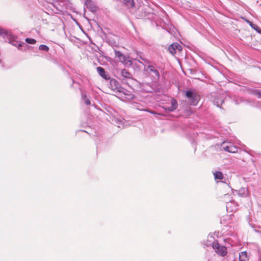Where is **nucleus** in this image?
I'll use <instances>...</instances> for the list:
<instances>
[{"label": "nucleus", "instance_id": "22", "mask_svg": "<svg viewBox=\"0 0 261 261\" xmlns=\"http://www.w3.org/2000/svg\"><path fill=\"white\" fill-rule=\"evenodd\" d=\"M25 41H26V42H27L28 43H29V44H33V39H31V38H27V39H25Z\"/></svg>", "mask_w": 261, "mask_h": 261}, {"label": "nucleus", "instance_id": "5", "mask_svg": "<svg viewBox=\"0 0 261 261\" xmlns=\"http://www.w3.org/2000/svg\"><path fill=\"white\" fill-rule=\"evenodd\" d=\"M115 57L117 58L121 63L125 65H127L129 63V65L133 64L130 60L126 58L124 55L122 54L120 51L115 50Z\"/></svg>", "mask_w": 261, "mask_h": 261}, {"label": "nucleus", "instance_id": "23", "mask_svg": "<svg viewBox=\"0 0 261 261\" xmlns=\"http://www.w3.org/2000/svg\"><path fill=\"white\" fill-rule=\"evenodd\" d=\"M85 103L86 105H90L91 104V101L90 99L87 98L85 100Z\"/></svg>", "mask_w": 261, "mask_h": 261}, {"label": "nucleus", "instance_id": "21", "mask_svg": "<svg viewBox=\"0 0 261 261\" xmlns=\"http://www.w3.org/2000/svg\"><path fill=\"white\" fill-rule=\"evenodd\" d=\"M147 112H149L150 113L152 114H154V115H160V114H158L157 113H156L155 112L153 111H152L150 109H147L145 110Z\"/></svg>", "mask_w": 261, "mask_h": 261}, {"label": "nucleus", "instance_id": "17", "mask_svg": "<svg viewBox=\"0 0 261 261\" xmlns=\"http://www.w3.org/2000/svg\"><path fill=\"white\" fill-rule=\"evenodd\" d=\"M246 21L251 26V27L255 30L257 32H260V28H259L257 25L254 24L253 22L248 20H246Z\"/></svg>", "mask_w": 261, "mask_h": 261}, {"label": "nucleus", "instance_id": "2", "mask_svg": "<svg viewBox=\"0 0 261 261\" xmlns=\"http://www.w3.org/2000/svg\"><path fill=\"white\" fill-rule=\"evenodd\" d=\"M186 96L188 99L189 104L192 106H196L200 99L199 96L192 90L187 91Z\"/></svg>", "mask_w": 261, "mask_h": 261}, {"label": "nucleus", "instance_id": "19", "mask_svg": "<svg viewBox=\"0 0 261 261\" xmlns=\"http://www.w3.org/2000/svg\"><path fill=\"white\" fill-rule=\"evenodd\" d=\"M39 49L41 51L47 52L49 48L47 45L41 44L39 46Z\"/></svg>", "mask_w": 261, "mask_h": 261}, {"label": "nucleus", "instance_id": "15", "mask_svg": "<svg viewBox=\"0 0 261 261\" xmlns=\"http://www.w3.org/2000/svg\"><path fill=\"white\" fill-rule=\"evenodd\" d=\"M249 258L246 251H242L239 253V261H248Z\"/></svg>", "mask_w": 261, "mask_h": 261}, {"label": "nucleus", "instance_id": "10", "mask_svg": "<svg viewBox=\"0 0 261 261\" xmlns=\"http://www.w3.org/2000/svg\"><path fill=\"white\" fill-rule=\"evenodd\" d=\"M140 59L143 61V62H140L138 60H135L132 63L134 64V62H135V64L137 65L138 63L141 64L143 65V66L145 67H146V65H149L150 64V61L148 60L147 59L145 58L144 57L140 56Z\"/></svg>", "mask_w": 261, "mask_h": 261}, {"label": "nucleus", "instance_id": "20", "mask_svg": "<svg viewBox=\"0 0 261 261\" xmlns=\"http://www.w3.org/2000/svg\"><path fill=\"white\" fill-rule=\"evenodd\" d=\"M245 188H242L240 189L238 191V194L241 196H243L245 194Z\"/></svg>", "mask_w": 261, "mask_h": 261}, {"label": "nucleus", "instance_id": "18", "mask_svg": "<svg viewBox=\"0 0 261 261\" xmlns=\"http://www.w3.org/2000/svg\"><path fill=\"white\" fill-rule=\"evenodd\" d=\"M251 93L256 96L257 98H261V90H252L251 91Z\"/></svg>", "mask_w": 261, "mask_h": 261}, {"label": "nucleus", "instance_id": "9", "mask_svg": "<svg viewBox=\"0 0 261 261\" xmlns=\"http://www.w3.org/2000/svg\"><path fill=\"white\" fill-rule=\"evenodd\" d=\"M99 75L104 79L108 80L110 79L109 75L106 72L104 68L101 67H98L96 68Z\"/></svg>", "mask_w": 261, "mask_h": 261}, {"label": "nucleus", "instance_id": "25", "mask_svg": "<svg viewBox=\"0 0 261 261\" xmlns=\"http://www.w3.org/2000/svg\"><path fill=\"white\" fill-rule=\"evenodd\" d=\"M3 33H4V30H2L1 29H0V34H2Z\"/></svg>", "mask_w": 261, "mask_h": 261}, {"label": "nucleus", "instance_id": "1", "mask_svg": "<svg viewBox=\"0 0 261 261\" xmlns=\"http://www.w3.org/2000/svg\"><path fill=\"white\" fill-rule=\"evenodd\" d=\"M110 86L109 87L111 88L114 91H117L119 92H122L125 95H127V98L128 99H132L134 98V95L133 94H126L125 92L123 91L124 89L121 86L119 82L117 81L116 80L114 79H110Z\"/></svg>", "mask_w": 261, "mask_h": 261}, {"label": "nucleus", "instance_id": "14", "mask_svg": "<svg viewBox=\"0 0 261 261\" xmlns=\"http://www.w3.org/2000/svg\"><path fill=\"white\" fill-rule=\"evenodd\" d=\"M224 99L222 97H220L217 98H215L214 101L213 103L214 105H216L218 107H219L220 108H222V105L224 103Z\"/></svg>", "mask_w": 261, "mask_h": 261}, {"label": "nucleus", "instance_id": "4", "mask_svg": "<svg viewBox=\"0 0 261 261\" xmlns=\"http://www.w3.org/2000/svg\"><path fill=\"white\" fill-rule=\"evenodd\" d=\"M144 70L151 75L154 80H159L160 77L159 71L153 65H149L146 68L144 67Z\"/></svg>", "mask_w": 261, "mask_h": 261}, {"label": "nucleus", "instance_id": "12", "mask_svg": "<svg viewBox=\"0 0 261 261\" xmlns=\"http://www.w3.org/2000/svg\"><path fill=\"white\" fill-rule=\"evenodd\" d=\"M121 74L122 77L121 80H124L125 79H132L133 78V75L132 73L125 69L122 70Z\"/></svg>", "mask_w": 261, "mask_h": 261}, {"label": "nucleus", "instance_id": "28", "mask_svg": "<svg viewBox=\"0 0 261 261\" xmlns=\"http://www.w3.org/2000/svg\"><path fill=\"white\" fill-rule=\"evenodd\" d=\"M258 33L259 34H261V29H260V32H258Z\"/></svg>", "mask_w": 261, "mask_h": 261}, {"label": "nucleus", "instance_id": "27", "mask_svg": "<svg viewBox=\"0 0 261 261\" xmlns=\"http://www.w3.org/2000/svg\"><path fill=\"white\" fill-rule=\"evenodd\" d=\"M36 41L34 39V44L36 43Z\"/></svg>", "mask_w": 261, "mask_h": 261}, {"label": "nucleus", "instance_id": "3", "mask_svg": "<svg viewBox=\"0 0 261 261\" xmlns=\"http://www.w3.org/2000/svg\"><path fill=\"white\" fill-rule=\"evenodd\" d=\"M212 247L216 253L221 256H224L227 253V248L224 246L220 245L217 241L213 243Z\"/></svg>", "mask_w": 261, "mask_h": 261}, {"label": "nucleus", "instance_id": "6", "mask_svg": "<svg viewBox=\"0 0 261 261\" xmlns=\"http://www.w3.org/2000/svg\"><path fill=\"white\" fill-rule=\"evenodd\" d=\"M182 50V46L179 43L176 42L172 43L168 48V50L172 55L175 54L176 53V51L180 52Z\"/></svg>", "mask_w": 261, "mask_h": 261}, {"label": "nucleus", "instance_id": "16", "mask_svg": "<svg viewBox=\"0 0 261 261\" xmlns=\"http://www.w3.org/2000/svg\"><path fill=\"white\" fill-rule=\"evenodd\" d=\"M213 175L215 180H221L224 178L223 174L220 171L213 172Z\"/></svg>", "mask_w": 261, "mask_h": 261}, {"label": "nucleus", "instance_id": "11", "mask_svg": "<svg viewBox=\"0 0 261 261\" xmlns=\"http://www.w3.org/2000/svg\"><path fill=\"white\" fill-rule=\"evenodd\" d=\"M223 148L225 151L230 153H235L238 151L237 148L232 144H229L228 145H223Z\"/></svg>", "mask_w": 261, "mask_h": 261}, {"label": "nucleus", "instance_id": "26", "mask_svg": "<svg viewBox=\"0 0 261 261\" xmlns=\"http://www.w3.org/2000/svg\"><path fill=\"white\" fill-rule=\"evenodd\" d=\"M147 15V14H146V13H145V14H144V15H143V16H146Z\"/></svg>", "mask_w": 261, "mask_h": 261}, {"label": "nucleus", "instance_id": "13", "mask_svg": "<svg viewBox=\"0 0 261 261\" xmlns=\"http://www.w3.org/2000/svg\"><path fill=\"white\" fill-rule=\"evenodd\" d=\"M123 4L128 9L135 7V3L134 0H123Z\"/></svg>", "mask_w": 261, "mask_h": 261}, {"label": "nucleus", "instance_id": "24", "mask_svg": "<svg viewBox=\"0 0 261 261\" xmlns=\"http://www.w3.org/2000/svg\"><path fill=\"white\" fill-rule=\"evenodd\" d=\"M82 98L85 100L87 98V95L86 94H82Z\"/></svg>", "mask_w": 261, "mask_h": 261}, {"label": "nucleus", "instance_id": "8", "mask_svg": "<svg viewBox=\"0 0 261 261\" xmlns=\"http://www.w3.org/2000/svg\"><path fill=\"white\" fill-rule=\"evenodd\" d=\"M85 5H86L87 8L92 12L94 13L98 10L96 5L91 0H87L85 2Z\"/></svg>", "mask_w": 261, "mask_h": 261}, {"label": "nucleus", "instance_id": "7", "mask_svg": "<svg viewBox=\"0 0 261 261\" xmlns=\"http://www.w3.org/2000/svg\"><path fill=\"white\" fill-rule=\"evenodd\" d=\"M177 102L176 100L173 98L171 99V106L170 107H163V108L166 112H173L177 108Z\"/></svg>", "mask_w": 261, "mask_h": 261}]
</instances>
